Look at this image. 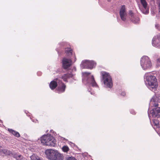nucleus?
<instances>
[{"label":"nucleus","mask_w":160,"mask_h":160,"mask_svg":"<svg viewBox=\"0 0 160 160\" xmlns=\"http://www.w3.org/2000/svg\"><path fill=\"white\" fill-rule=\"evenodd\" d=\"M144 80L148 88L152 91H155L158 87L157 79L156 77L151 75H145Z\"/></svg>","instance_id":"nucleus-1"},{"label":"nucleus","mask_w":160,"mask_h":160,"mask_svg":"<svg viewBox=\"0 0 160 160\" xmlns=\"http://www.w3.org/2000/svg\"><path fill=\"white\" fill-rule=\"evenodd\" d=\"M41 141L44 145L54 147L56 144V140L50 134L44 135L41 138Z\"/></svg>","instance_id":"nucleus-2"},{"label":"nucleus","mask_w":160,"mask_h":160,"mask_svg":"<svg viewBox=\"0 0 160 160\" xmlns=\"http://www.w3.org/2000/svg\"><path fill=\"white\" fill-rule=\"evenodd\" d=\"M82 74L83 76L82 82L84 83L93 87H96L97 86L93 76L91 75L90 73L85 72H82Z\"/></svg>","instance_id":"nucleus-3"},{"label":"nucleus","mask_w":160,"mask_h":160,"mask_svg":"<svg viewBox=\"0 0 160 160\" xmlns=\"http://www.w3.org/2000/svg\"><path fill=\"white\" fill-rule=\"evenodd\" d=\"M141 66L144 70H146L152 68V64L149 58L146 56H143L140 60Z\"/></svg>","instance_id":"nucleus-4"},{"label":"nucleus","mask_w":160,"mask_h":160,"mask_svg":"<svg viewBox=\"0 0 160 160\" xmlns=\"http://www.w3.org/2000/svg\"><path fill=\"white\" fill-rule=\"evenodd\" d=\"M102 80L105 87L111 88L112 86V82L111 76L106 72H102Z\"/></svg>","instance_id":"nucleus-5"},{"label":"nucleus","mask_w":160,"mask_h":160,"mask_svg":"<svg viewBox=\"0 0 160 160\" xmlns=\"http://www.w3.org/2000/svg\"><path fill=\"white\" fill-rule=\"evenodd\" d=\"M96 63L93 61L85 60L82 61L81 64V68H89L92 69L95 66Z\"/></svg>","instance_id":"nucleus-6"},{"label":"nucleus","mask_w":160,"mask_h":160,"mask_svg":"<svg viewBox=\"0 0 160 160\" xmlns=\"http://www.w3.org/2000/svg\"><path fill=\"white\" fill-rule=\"evenodd\" d=\"M140 2L142 7H139L142 12L145 14H147L149 13V9L148 7V4L146 0H140Z\"/></svg>","instance_id":"nucleus-7"},{"label":"nucleus","mask_w":160,"mask_h":160,"mask_svg":"<svg viewBox=\"0 0 160 160\" xmlns=\"http://www.w3.org/2000/svg\"><path fill=\"white\" fill-rule=\"evenodd\" d=\"M58 152L57 150L49 149L46 150L45 153L47 158L50 160H52L55 156L57 155Z\"/></svg>","instance_id":"nucleus-8"},{"label":"nucleus","mask_w":160,"mask_h":160,"mask_svg":"<svg viewBox=\"0 0 160 160\" xmlns=\"http://www.w3.org/2000/svg\"><path fill=\"white\" fill-rule=\"evenodd\" d=\"M150 114L148 112V114L149 118L150 114H151L153 117L160 118V108H156L155 109L153 108L150 111Z\"/></svg>","instance_id":"nucleus-9"},{"label":"nucleus","mask_w":160,"mask_h":160,"mask_svg":"<svg viewBox=\"0 0 160 160\" xmlns=\"http://www.w3.org/2000/svg\"><path fill=\"white\" fill-rule=\"evenodd\" d=\"M62 66L64 68L67 69L72 64V61L70 58H64L62 60Z\"/></svg>","instance_id":"nucleus-10"},{"label":"nucleus","mask_w":160,"mask_h":160,"mask_svg":"<svg viewBox=\"0 0 160 160\" xmlns=\"http://www.w3.org/2000/svg\"><path fill=\"white\" fill-rule=\"evenodd\" d=\"M152 44L153 46L160 48V35L155 36L152 39Z\"/></svg>","instance_id":"nucleus-11"},{"label":"nucleus","mask_w":160,"mask_h":160,"mask_svg":"<svg viewBox=\"0 0 160 160\" xmlns=\"http://www.w3.org/2000/svg\"><path fill=\"white\" fill-rule=\"evenodd\" d=\"M119 13L121 19L123 21H125L126 20V17L127 15L125 6L123 5L122 6Z\"/></svg>","instance_id":"nucleus-12"},{"label":"nucleus","mask_w":160,"mask_h":160,"mask_svg":"<svg viewBox=\"0 0 160 160\" xmlns=\"http://www.w3.org/2000/svg\"><path fill=\"white\" fill-rule=\"evenodd\" d=\"M58 87L57 89V91L59 93L64 92L66 86L61 81L60 82L59 85H58Z\"/></svg>","instance_id":"nucleus-13"},{"label":"nucleus","mask_w":160,"mask_h":160,"mask_svg":"<svg viewBox=\"0 0 160 160\" xmlns=\"http://www.w3.org/2000/svg\"><path fill=\"white\" fill-rule=\"evenodd\" d=\"M61 80L57 79L56 81H52L49 84V87L51 89L53 90L58 85H59V83Z\"/></svg>","instance_id":"nucleus-14"},{"label":"nucleus","mask_w":160,"mask_h":160,"mask_svg":"<svg viewBox=\"0 0 160 160\" xmlns=\"http://www.w3.org/2000/svg\"><path fill=\"white\" fill-rule=\"evenodd\" d=\"M73 77V75L71 73H68L64 74L62 76V78L65 82H68L67 79Z\"/></svg>","instance_id":"nucleus-15"},{"label":"nucleus","mask_w":160,"mask_h":160,"mask_svg":"<svg viewBox=\"0 0 160 160\" xmlns=\"http://www.w3.org/2000/svg\"><path fill=\"white\" fill-rule=\"evenodd\" d=\"M63 155L58 152L57 155L55 156L52 160H63Z\"/></svg>","instance_id":"nucleus-16"},{"label":"nucleus","mask_w":160,"mask_h":160,"mask_svg":"<svg viewBox=\"0 0 160 160\" xmlns=\"http://www.w3.org/2000/svg\"><path fill=\"white\" fill-rule=\"evenodd\" d=\"M12 157L16 160H22L23 157L21 154H19L17 153H14L12 155Z\"/></svg>","instance_id":"nucleus-17"},{"label":"nucleus","mask_w":160,"mask_h":160,"mask_svg":"<svg viewBox=\"0 0 160 160\" xmlns=\"http://www.w3.org/2000/svg\"><path fill=\"white\" fill-rule=\"evenodd\" d=\"M149 104L152 107H155L158 106V104L153 98L151 99Z\"/></svg>","instance_id":"nucleus-18"},{"label":"nucleus","mask_w":160,"mask_h":160,"mask_svg":"<svg viewBox=\"0 0 160 160\" xmlns=\"http://www.w3.org/2000/svg\"><path fill=\"white\" fill-rule=\"evenodd\" d=\"M8 131L16 137H19L20 136V134L18 132L12 129H8Z\"/></svg>","instance_id":"nucleus-19"},{"label":"nucleus","mask_w":160,"mask_h":160,"mask_svg":"<svg viewBox=\"0 0 160 160\" xmlns=\"http://www.w3.org/2000/svg\"><path fill=\"white\" fill-rule=\"evenodd\" d=\"M65 52L66 55L69 57H70V56L72 54V50L70 48H67V50H66Z\"/></svg>","instance_id":"nucleus-20"},{"label":"nucleus","mask_w":160,"mask_h":160,"mask_svg":"<svg viewBox=\"0 0 160 160\" xmlns=\"http://www.w3.org/2000/svg\"><path fill=\"white\" fill-rule=\"evenodd\" d=\"M31 160H42L39 157L35 154H33L30 157Z\"/></svg>","instance_id":"nucleus-21"},{"label":"nucleus","mask_w":160,"mask_h":160,"mask_svg":"<svg viewBox=\"0 0 160 160\" xmlns=\"http://www.w3.org/2000/svg\"><path fill=\"white\" fill-rule=\"evenodd\" d=\"M132 21L134 23H138L139 22V18L138 17H133L131 18Z\"/></svg>","instance_id":"nucleus-22"},{"label":"nucleus","mask_w":160,"mask_h":160,"mask_svg":"<svg viewBox=\"0 0 160 160\" xmlns=\"http://www.w3.org/2000/svg\"><path fill=\"white\" fill-rule=\"evenodd\" d=\"M62 150L64 152H67L68 151L69 148L67 146H64L62 147Z\"/></svg>","instance_id":"nucleus-23"},{"label":"nucleus","mask_w":160,"mask_h":160,"mask_svg":"<svg viewBox=\"0 0 160 160\" xmlns=\"http://www.w3.org/2000/svg\"><path fill=\"white\" fill-rule=\"evenodd\" d=\"M65 160H77L74 157H68L66 158Z\"/></svg>","instance_id":"nucleus-24"},{"label":"nucleus","mask_w":160,"mask_h":160,"mask_svg":"<svg viewBox=\"0 0 160 160\" xmlns=\"http://www.w3.org/2000/svg\"><path fill=\"white\" fill-rule=\"evenodd\" d=\"M15 152H13L12 151L8 150H7L6 155H11L12 156V155L14 154Z\"/></svg>","instance_id":"nucleus-25"},{"label":"nucleus","mask_w":160,"mask_h":160,"mask_svg":"<svg viewBox=\"0 0 160 160\" xmlns=\"http://www.w3.org/2000/svg\"><path fill=\"white\" fill-rule=\"evenodd\" d=\"M7 150L6 149H2L0 150V151L1 153L6 155Z\"/></svg>","instance_id":"nucleus-26"},{"label":"nucleus","mask_w":160,"mask_h":160,"mask_svg":"<svg viewBox=\"0 0 160 160\" xmlns=\"http://www.w3.org/2000/svg\"><path fill=\"white\" fill-rule=\"evenodd\" d=\"M153 123L155 125L158 126V121H157V120H153Z\"/></svg>","instance_id":"nucleus-27"},{"label":"nucleus","mask_w":160,"mask_h":160,"mask_svg":"<svg viewBox=\"0 0 160 160\" xmlns=\"http://www.w3.org/2000/svg\"><path fill=\"white\" fill-rule=\"evenodd\" d=\"M157 4L159 7V11H160V0H157Z\"/></svg>","instance_id":"nucleus-28"},{"label":"nucleus","mask_w":160,"mask_h":160,"mask_svg":"<svg viewBox=\"0 0 160 160\" xmlns=\"http://www.w3.org/2000/svg\"><path fill=\"white\" fill-rule=\"evenodd\" d=\"M129 14L131 16V18L132 17H134L133 16V12H132V11H130V12H129Z\"/></svg>","instance_id":"nucleus-29"},{"label":"nucleus","mask_w":160,"mask_h":160,"mask_svg":"<svg viewBox=\"0 0 160 160\" xmlns=\"http://www.w3.org/2000/svg\"><path fill=\"white\" fill-rule=\"evenodd\" d=\"M125 94V93L124 92H122L121 94V95L123 96H124Z\"/></svg>","instance_id":"nucleus-30"},{"label":"nucleus","mask_w":160,"mask_h":160,"mask_svg":"<svg viewBox=\"0 0 160 160\" xmlns=\"http://www.w3.org/2000/svg\"><path fill=\"white\" fill-rule=\"evenodd\" d=\"M159 25L158 24H156L155 25V27L156 28L158 29V28L159 27Z\"/></svg>","instance_id":"nucleus-31"},{"label":"nucleus","mask_w":160,"mask_h":160,"mask_svg":"<svg viewBox=\"0 0 160 160\" xmlns=\"http://www.w3.org/2000/svg\"><path fill=\"white\" fill-rule=\"evenodd\" d=\"M157 62H160V58L157 60Z\"/></svg>","instance_id":"nucleus-32"},{"label":"nucleus","mask_w":160,"mask_h":160,"mask_svg":"<svg viewBox=\"0 0 160 160\" xmlns=\"http://www.w3.org/2000/svg\"><path fill=\"white\" fill-rule=\"evenodd\" d=\"M135 112H133V113H132V114H135Z\"/></svg>","instance_id":"nucleus-33"},{"label":"nucleus","mask_w":160,"mask_h":160,"mask_svg":"<svg viewBox=\"0 0 160 160\" xmlns=\"http://www.w3.org/2000/svg\"><path fill=\"white\" fill-rule=\"evenodd\" d=\"M91 94H93V92H91Z\"/></svg>","instance_id":"nucleus-34"},{"label":"nucleus","mask_w":160,"mask_h":160,"mask_svg":"<svg viewBox=\"0 0 160 160\" xmlns=\"http://www.w3.org/2000/svg\"><path fill=\"white\" fill-rule=\"evenodd\" d=\"M108 2H110V0H107Z\"/></svg>","instance_id":"nucleus-35"},{"label":"nucleus","mask_w":160,"mask_h":160,"mask_svg":"<svg viewBox=\"0 0 160 160\" xmlns=\"http://www.w3.org/2000/svg\"><path fill=\"white\" fill-rule=\"evenodd\" d=\"M75 59H76V58H75ZM76 61V60H75V61Z\"/></svg>","instance_id":"nucleus-36"},{"label":"nucleus","mask_w":160,"mask_h":160,"mask_svg":"<svg viewBox=\"0 0 160 160\" xmlns=\"http://www.w3.org/2000/svg\"><path fill=\"white\" fill-rule=\"evenodd\" d=\"M88 91H89V89H88ZM89 92H90V91H89Z\"/></svg>","instance_id":"nucleus-37"}]
</instances>
